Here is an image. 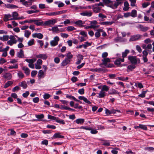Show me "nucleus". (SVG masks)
Instances as JSON below:
<instances>
[{
  "mask_svg": "<svg viewBox=\"0 0 154 154\" xmlns=\"http://www.w3.org/2000/svg\"><path fill=\"white\" fill-rule=\"evenodd\" d=\"M114 23L113 21H106L102 22L100 23V24L103 25L109 26L111 25Z\"/></svg>",
  "mask_w": 154,
  "mask_h": 154,
  "instance_id": "obj_27",
  "label": "nucleus"
},
{
  "mask_svg": "<svg viewBox=\"0 0 154 154\" xmlns=\"http://www.w3.org/2000/svg\"><path fill=\"white\" fill-rule=\"evenodd\" d=\"M31 34V32L29 30H26L25 31L24 36L28 38Z\"/></svg>",
  "mask_w": 154,
  "mask_h": 154,
  "instance_id": "obj_50",
  "label": "nucleus"
},
{
  "mask_svg": "<svg viewBox=\"0 0 154 154\" xmlns=\"http://www.w3.org/2000/svg\"><path fill=\"white\" fill-rule=\"evenodd\" d=\"M91 43H89L87 42L85 43V44H83V47L84 48L86 49L87 47L91 45Z\"/></svg>",
  "mask_w": 154,
  "mask_h": 154,
  "instance_id": "obj_49",
  "label": "nucleus"
},
{
  "mask_svg": "<svg viewBox=\"0 0 154 154\" xmlns=\"http://www.w3.org/2000/svg\"><path fill=\"white\" fill-rule=\"evenodd\" d=\"M58 14V13L57 12H49V13H45V15L47 16H54L57 15Z\"/></svg>",
  "mask_w": 154,
  "mask_h": 154,
  "instance_id": "obj_42",
  "label": "nucleus"
},
{
  "mask_svg": "<svg viewBox=\"0 0 154 154\" xmlns=\"http://www.w3.org/2000/svg\"><path fill=\"white\" fill-rule=\"evenodd\" d=\"M90 71L92 72H105V70L101 68L91 69H90Z\"/></svg>",
  "mask_w": 154,
  "mask_h": 154,
  "instance_id": "obj_10",
  "label": "nucleus"
},
{
  "mask_svg": "<svg viewBox=\"0 0 154 154\" xmlns=\"http://www.w3.org/2000/svg\"><path fill=\"white\" fill-rule=\"evenodd\" d=\"M92 9L93 11L95 13H97L100 11L101 8L96 5H92Z\"/></svg>",
  "mask_w": 154,
  "mask_h": 154,
  "instance_id": "obj_6",
  "label": "nucleus"
},
{
  "mask_svg": "<svg viewBox=\"0 0 154 154\" xmlns=\"http://www.w3.org/2000/svg\"><path fill=\"white\" fill-rule=\"evenodd\" d=\"M67 30L69 31H70L75 30V29L72 26H69L67 27Z\"/></svg>",
  "mask_w": 154,
  "mask_h": 154,
  "instance_id": "obj_61",
  "label": "nucleus"
},
{
  "mask_svg": "<svg viewBox=\"0 0 154 154\" xmlns=\"http://www.w3.org/2000/svg\"><path fill=\"white\" fill-rule=\"evenodd\" d=\"M123 0H116V2L113 5V8H116L120 4L122 3Z\"/></svg>",
  "mask_w": 154,
  "mask_h": 154,
  "instance_id": "obj_15",
  "label": "nucleus"
},
{
  "mask_svg": "<svg viewBox=\"0 0 154 154\" xmlns=\"http://www.w3.org/2000/svg\"><path fill=\"white\" fill-rule=\"evenodd\" d=\"M58 43V37H55L54 40L50 42V44L52 46H55Z\"/></svg>",
  "mask_w": 154,
  "mask_h": 154,
  "instance_id": "obj_9",
  "label": "nucleus"
},
{
  "mask_svg": "<svg viewBox=\"0 0 154 154\" xmlns=\"http://www.w3.org/2000/svg\"><path fill=\"white\" fill-rule=\"evenodd\" d=\"M13 20L12 16L10 14L5 15V17L4 18V20L5 22L8 21L9 20Z\"/></svg>",
  "mask_w": 154,
  "mask_h": 154,
  "instance_id": "obj_17",
  "label": "nucleus"
},
{
  "mask_svg": "<svg viewBox=\"0 0 154 154\" xmlns=\"http://www.w3.org/2000/svg\"><path fill=\"white\" fill-rule=\"evenodd\" d=\"M35 117L38 119V120H41L42 119L44 118V116L42 114L40 115H36Z\"/></svg>",
  "mask_w": 154,
  "mask_h": 154,
  "instance_id": "obj_41",
  "label": "nucleus"
},
{
  "mask_svg": "<svg viewBox=\"0 0 154 154\" xmlns=\"http://www.w3.org/2000/svg\"><path fill=\"white\" fill-rule=\"evenodd\" d=\"M98 17L100 18L102 20H105L104 19L106 18V16L101 13H100L98 14Z\"/></svg>",
  "mask_w": 154,
  "mask_h": 154,
  "instance_id": "obj_36",
  "label": "nucleus"
},
{
  "mask_svg": "<svg viewBox=\"0 0 154 154\" xmlns=\"http://www.w3.org/2000/svg\"><path fill=\"white\" fill-rule=\"evenodd\" d=\"M85 22H83L81 20H79L75 23V24L77 25L81 26H83V25L84 24Z\"/></svg>",
  "mask_w": 154,
  "mask_h": 154,
  "instance_id": "obj_37",
  "label": "nucleus"
},
{
  "mask_svg": "<svg viewBox=\"0 0 154 154\" xmlns=\"http://www.w3.org/2000/svg\"><path fill=\"white\" fill-rule=\"evenodd\" d=\"M139 27L140 29V30L143 32H146L149 29V28L147 26H143L140 25H139Z\"/></svg>",
  "mask_w": 154,
  "mask_h": 154,
  "instance_id": "obj_18",
  "label": "nucleus"
},
{
  "mask_svg": "<svg viewBox=\"0 0 154 154\" xmlns=\"http://www.w3.org/2000/svg\"><path fill=\"white\" fill-rule=\"evenodd\" d=\"M19 85L21 87H23V88L25 89L26 88L27 85L26 82L25 81H23L22 82L20 83Z\"/></svg>",
  "mask_w": 154,
  "mask_h": 154,
  "instance_id": "obj_29",
  "label": "nucleus"
},
{
  "mask_svg": "<svg viewBox=\"0 0 154 154\" xmlns=\"http://www.w3.org/2000/svg\"><path fill=\"white\" fill-rule=\"evenodd\" d=\"M127 68L128 69L127 70L128 71V70H129L130 71H132L135 68V66L134 65H130L128 66Z\"/></svg>",
  "mask_w": 154,
  "mask_h": 154,
  "instance_id": "obj_44",
  "label": "nucleus"
},
{
  "mask_svg": "<svg viewBox=\"0 0 154 154\" xmlns=\"http://www.w3.org/2000/svg\"><path fill=\"white\" fill-rule=\"evenodd\" d=\"M128 59L132 63L134 64H136L137 61L139 60L135 56H129L128 57Z\"/></svg>",
  "mask_w": 154,
  "mask_h": 154,
  "instance_id": "obj_4",
  "label": "nucleus"
},
{
  "mask_svg": "<svg viewBox=\"0 0 154 154\" xmlns=\"http://www.w3.org/2000/svg\"><path fill=\"white\" fill-rule=\"evenodd\" d=\"M131 16L133 17H137V12L136 10H133L130 13Z\"/></svg>",
  "mask_w": 154,
  "mask_h": 154,
  "instance_id": "obj_28",
  "label": "nucleus"
},
{
  "mask_svg": "<svg viewBox=\"0 0 154 154\" xmlns=\"http://www.w3.org/2000/svg\"><path fill=\"white\" fill-rule=\"evenodd\" d=\"M114 41L116 42H122L123 39L121 37L118 36L114 39Z\"/></svg>",
  "mask_w": 154,
  "mask_h": 154,
  "instance_id": "obj_54",
  "label": "nucleus"
},
{
  "mask_svg": "<svg viewBox=\"0 0 154 154\" xmlns=\"http://www.w3.org/2000/svg\"><path fill=\"white\" fill-rule=\"evenodd\" d=\"M136 50L139 52L141 53L142 52V49L138 45L136 46Z\"/></svg>",
  "mask_w": 154,
  "mask_h": 154,
  "instance_id": "obj_63",
  "label": "nucleus"
},
{
  "mask_svg": "<svg viewBox=\"0 0 154 154\" xmlns=\"http://www.w3.org/2000/svg\"><path fill=\"white\" fill-rule=\"evenodd\" d=\"M147 51V50H144L143 51V55L142 57H146L149 53Z\"/></svg>",
  "mask_w": 154,
  "mask_h": 154,
  "instance_id": "obj_62",
  "label": "nucleus"
},
{
  "mask_svg": "<svg viewBox=\"0 0 154 154\" xmlns=\"http://www.w3.org/2000/svg\"><path fill=\"white\" fill-rule=\"evenodd\" d=\"M25 61L28 62L29 63H33L34 62L36 61L35 59H26L25 60Z\"/></svg>",
  "mask_w": 154,
  "mask_h": 154,
  "instance_id": "obj_55",
  "label": "nucleus"
},
{
  "mask_svg": "<svg viewBox=\"0 0 154 154\" xmlns=\"http://www.w3.org/2000/svg\"><path fill=\"white\" fill-rule=\"evenodd\" d=\"M17 75L18 77L20 79H22L24 77V74L20 71H18L17 73Z\"/></svg>",
  "mask_w": 154,
  "mask_h": 154,
  "instance_id": "obj_43",
  "label": "nucleus"
},
{
  "mask_svg": "<svg viewBox=\"0 0 154 154\" xmlns=\"http://www.w3.org/2000/svg\"><path fill=\"white\" fill-rule=\"evenodd\" d=\"M6 7L8 8H18L17 6L14 5H12L11 4H8L6 6Z\"/></svg>",
  "mask_w": 154,
  "mask_h": 154,
  "instance_id": "obj_47",
  "label": "nucleus"
},
{
  "mask_svg": "<svg viewBox=\"0 0 154 154\" xmlns=\"http://www.w3.org/2000/svg\"><path fill=\"white\" fill-rule=\"evenodd\" d=\"M152 48V45L150 44H148L146 45V50L149 53V54H151L152 53V51L151 50V49Z\"/></svg>",
  "mask_w": 154,
  "mask_h": 154,
  "instance_id": "obj_21",
  "label": "nucleus"
},
{
  "mask_svg": "<svg viewBox=\"0 0 154 154\" xmlns=\"http://www.w3.org/2000/svg\"><path fill=\"white\" fill-rule=\"evenodd\" d=\"M80 15L82 16H86L91 17L92 15V13L91 11H84L80 13Z\"/></svg>",
  "mask_w": 154,
  "mask_h": 154,
  "instance_id": "obj_7",
  "label": "nucleus"
},
{
  "mask_svg": "<svg viewBox=\"0 0 154 154\" xmlns=\"http://www.w3.org/2000/svg\"><path fill=\"white\" fill-rule=\"evenodd\" d=\"M146 92V91H143L142 93L139 95V96L143 98L145 97V94Z\"/></svg>",
  "mask_w": 154,
  "mask_h": 154,
  "instance_id": "obj_58",
  "label": "nucleus"
},
{
  "mask_svg": "<svg viewBox=\"0 0 154 154\" xmlns=\"http://www.w3.org/2000/svg\"><path fill=\"white\" fill-rule=\"evenodd\" d=\"M149 2H144L142 4V6L143 8H146L150 5Z\"/></svg>",
  "mask_w": 154,
  "mask_h": 154,
  "instance_id": "obj_53",
  "label": "nucleus"
},
{
  "mask_svg": "<svg viewBox=\"0 0 154 154\" xmlns=\"http://www.w3.org/2000/svg\"><path fill=\"white\" fill-rule=\"evenodd\" d=\"M3 77L5 79L7 80H10L11 79L12 75L10 73L7 72L4 75Z\"/></svg>",
  "mask_w": 154,
  "mask_h": 154,
  "instance_id": "obj_11",
  "label": "nucleus"
},
{
  "mask_svg": "<svg viewBox=\"0 0 154 154\" xmlns=\"http://www.w3.org/2000/svg\"><path fill=\"white\" fill-rule=\"evenodd\" d=\"M102 144L105 146H109L110 145V143L109 140H102Z\"/></svg>",
  "mask_w": 154,
  "mask_h": 154,
  "instance_id": "obj_38",
  "label": "nucleus"
},
{
  "mask_svg": "<svg viewBox=\"0 0 154 154\" xmlns=\"http://www.w3.org/2000/svg\"><path fill=\"white\" fill-rule=\"evenodd\" d=\"M22 69L24 71L26 75H29L30 74V70L28 68L25 66H23Z\"/></svg>",
  "mask_w": 154,
  "mask_h": 154,
  "instance_id": "obj_22",
  "label": "nucleus"
},
{
  "mask_svg": "<svg viewBox=\"0 0 154 154\" xmlns=\"http://www.w3.org/2000/svg\"><path fill=\"white\" fill-rule=\"evenodd\" d=\"M139 128L141 129L144 130H147V127L146 125L139 124Z\"/></svg>",
  "mask_w": 154,
  "mask_h": 154,
  "instance_id": "obj_45",
  "label": "nucleus"
},
{
  "mask_svg": "<svg viewBox=\"0 0 154 154\" xmlns=\"http://www.w3.org/2000/svg\"><path fill=\"white\" fill-rule=\"evenodd\" d=\"M137 0H129L131 2V6H136L135 4Z\"/></svg>",
  "mask_w": 154,
  "mask_h": 154,
  "instance_id": "obj_56",
  "label": "nucleus"
},
{
  "mask_svg": "<svg viewBox=\"0 0 154 154\" xmlns=\"http://www.w3.org/2000/svg\"><path fill=\"white\" fill-rule=\"evenodd\" d=\"M57 22L55 19L50 20L43 22V26H50L54 25Z\"/></svg>",
  "mask_w": 154,
  "mask_h": 154,
  "instance_id": "obj_3",
  "label": "nucleus"
},
{
  "mask_svg": "<svg viewBox=\"0 0 154 154\" xmlns=\"http://www.w3.org/2000/svg\"><path fill=\"white\" fill-rule=\"evenodd\" d=\"M130 52V51L128 49H126L125 50V51L122 52V58H124L126 57L127 55Z\"/></svg>",
  "mask_w": 154,
  "mask_h": 154,
  "instance_id": "obj_32",
  "label": "nucleus"
},
{
  "mask_svg": "<svg viewBox=\"0 0 154 154\" xmlns=\"http://www.w3.org/2000/svg\"><path fill=\"white\" fill-rule=\"evenodd\" d=\"M34 39H32L29 40L28 42V45L29 46H31L33 45L34 44Z\"/></svg>",
  "mask_w": 154,
  "mask_h": 154,
  "instance_id": "obj_46",
  "label": "nucleus"
},
{
  "mask_svg": "<svg viewBox=\"0 0 154 154\" xmlns=\"http://www.w3.org/2000/svg\"><path fill=\"white\" fill-rule=\"evenodd\" d=\"M12 17L13 20H18V13L16 12H14L12 13Z\"/></svg>",
  "mask_w": 154,
  "mask_h": 154,
  "instance_id": "obj_30",
  "label": "nucleus"
},
{
  "mask_svg": "<svg viewBox=\"0 0 154 154\" xmlns=\"http://www.w3.org/2000/svg\"><path fill=\"white\" fill-rule=\"evenodd\" d=\"M9 38L10 40L7 42V44L8 45H12L13 44H16L17 42V41L15 39L14 36H10Z\"/></svg>",
  "mask_w": 154,
  "mask_h": 154,
  "instance_id": "obj_2",
  "label": "nucleus"
},
{
  "mask_svg": "<svg viewBox=\"0 0 154 154\" xmlns=\"http://www.w3.org/2000/svg\"><path fill=\"white\" fill-rule=\"evenodd\" d=\"M103 2L106 5L112 8H113V2L110 0H102Z\"/></svg>",
  "mask_w": 154,
  "mask_h": 154,
  "instance_id": "obj_5",
  "label": "nucleus"
},
{
  "mask_svg": "<svg viewBox=\"0 0 154 154\" xmlns=\"http://www.w3.org/2000/svg\"><path fill=\"white\" fill-rule=\"evenodd\" d=\"M124 7L123 8V9L125 11H127L129 9V4L127 1H126L124 3Z\"/></svg>",
  "mask_w": 154,
  "mask_h": 154,
  "instance_id": "obj_23",
  "label": "nucleus"
},
{
  "mask_svg": "<svg viewBox=\"0 0 154 154\" xmlns=\"http://www.w3.org/2000/svg\"><path fill=\"white\" fill-rule=\"evenodd\" d=\"M79 99L81 100H83L85 103H88L91 104V103L87 99L83 96H80L79 97Z\"/></svg>",
  "mask_w": 154,
  "mask_h": 154,
  "instance_id": "obj_19",
  "label": "nucleus"
},
{
  "mask_svg": "<svg viewBox=\"0 0 154 154\" xmlns=\"http://www.w3.org/2000/svg\"><path fill=\"white\" fill-rule=\"evenodd\" d=\"M9 38V37L8 35H4L2 36H0V39L2 41H6L8 40Z\"/></svg>",
  "mask_w": 154,
  "mask_h": 154,
  "instance_id": "obj_34",
  "label": "nucleus"
},
{
  "mask_svg": "<svg viewBox=\"0 0 154 154\" xmlns=\"http://www.w3.org/2000/svg\"><path fill=\"white\" fill-rule=\"evenodd\" d=\"M111 92L109 93V94H117L118 95H119L120 93L119 92H118L116 90L114 89H112L111 90Z\"/></svg>",
  "mask_w": 154,
  "mask_h": 154,
  "instance_id": "obj_33",
  "label": "nucleus"
},
{
  "mask_svg": "<svg viewBox=\"0 0 154 154\" xmlns=\"http://www.w3.org/2000/svg\"><path fill=\"white\" fill-rule=\"evenodd\" d=\"M71 8L74 9L75 11H76L80 9V6L72 5L71 6Z\"/></svg>",
  "mask_w": 154,
  "mask_h": 154,
  "instance_id": "obj_51",
  "label": "nucleus"
},
{
  "mask_svg": "<svg viewBox=\"0 0 154 154\" xmlns=\"http://www.w3.org/2000/svg\"><path fill=\"white\" fill-rule=\"evenodd\" d=\"M119 149L118 148H116L115 149H113L111 151L112 153L113 154H117L118 153V151L116 150Z\"/></svg>",
  "mask_w": 154,
  "mask_h": 154,
  "instance_id": "obj_64",
  "label": "nucleus"
},
{
  "mask_svg": "<svg viewBox=\"0 0 154 154\" xmlns=\"http://www.w3.org/2000/svg\"><path fill=\"white\" fill-rule=\"evenodd\" d=\"M103 63L102 64L103 65H105L107 63H109L111 61L110 59L108 58H104L102 60Z\"/></svg>",
  "mask_w": 154,
  "mask_h": 154,
  "instance_id": "obj_25",
  "label": "nucleus"
},
{
  "mask_svg": "<svg viewBox=\"0 0 154 154\" xmlns=\"http://www.w3.org/2000/svg\"><path fill=\"white\" fill-rule=\"evenodd\" d=\"M99 27V26H94V25H91L90 26H86L85 28V29H89L90 28H92L93 29H95L96 28H97Z\"/></svg>",
  "mask_w": 154,
  "mask_h": 154,
  "instance_id": "obj_60",
  "label": "nucleus"
},
{
  "mask_svg": "<svg viewBox=\"0 0 154 154\" xmlns=\"http://www.w3.org/2000/svg\"><path fill=\"white\" fill-rule=\"evenodd\" d=\"M36 57L38 58H42L43 60H45L47 58V56L45 54H40L37 55Z\"/></svg>",
  "mask_w": 154,
  "mask_h": 154,
  "instance_id": "obj_20",
  "label": "nucleus"
},
{
  "mask_svg": "<svg viewBox=\"0 0 154 154\" xmlns=\"http://www.w3.org/2000/svg\"><path fill=\"white\" fill-rule=\"evenodd\" d=\"M18 67L17 64H16L15 65L10 66L8 67L9 69H17Z\"/></svg>",
  "mask_w": 154,
  "mask_h": 154,
  "instance_id": "obj_57",
  "label": "nucleus"
},
{
  "mask_svg": "<svg viewBox=\"0 0 154 154\" xmlns=\"http://www.w3.org/2000/svg\"><path fill=\"white\" fill-rule=\"evenodd\" d=\"M65 56L67 57V58H66V59L70 60L73 57V55L70 52L66 54Z\"/></svg>",
  "mask_w": 154,
  "mask_h": 154,
  "instance_id": "obj_39",
  "label": "nucleus"
},
{
  "mask_svg": "<svg viewBox=\"0 0 154 154\" xmlns=\"http://www.w3.org/2000/svg\"><path fill=\"white\" fill-rule=\"evenodd\" d=\"M142 37V35L140 34L134 35L131 36L129 41L132 42L136 41L140 39Z\"/></svg>",
  "mask_w": 154,
  "mask_h": 154,
  "instance_id": "obj_1",
  "label": "nucleus"
},
{
  "mask_svg": "<svg viewBox=\"0 0 154 154\" xmlns=\"http://www.w3.org/2000/svg\"><path fill=\"white\" fill-rule=\"evenodd\" d=\"M59 47L60 51L61 52H64L66 50V47L65 46L62 47V48H60V45H59Z\"/></svg>",
  "mask_w": 154,
  "mask_h": 154,
  "instance_id": "obj_52",
  "label": "nucleus"
},
{
  "mask_svg": "<svg viewBox=\"0 0 154 154\" xmlns=\"http://www.w3.org/2000/svg\"><path fill=\"white\" fill-rule=\"evenodd\" d=\"M34 23L36 24L37 26H43V21H40L38 20H36L35 19Z\"/></svg>",
  "mask_w": 154,
  "mask_h": 154,
  "instance_id": "obj_26",
  "label": "nucleus"
},
{
  "mask_svg": "<svg viewBox=\"0 0 154 154\" xmlns=\"http://www.w3.org/2000/svg\"><path fill=\"white\" fill-rule=\"evenodd\" d=\"M85 120L83 119H78L75 120V122L78 124H82L84 122Z\"/></svg>",
  "mask_w": 154,
  "mask_h": 154,
  "instance_id": "obj_31",
  "label": "nucleus"
},
{
  "mask_svg": "<svg viewBox=\"0 0 154 154\" xmlns=\"http://www.w3.org/2000/svg\"><path fill=\"white\" fill-rule=\"evenodd\" d=\"M32 36L33 38L37 37L39 39H42L43 37V35L41 33H35L32 35Z\"/></svg>",
  "mask_w": 154,
  "mask_h": 154,
  "instance_id": "obj_12",
  "label": "nucleus"
},
{
  "mask_svg": "<svg viewBox=\"0 0 154 154\" xmlns=\"http://www.w3.org/2000/svg\"><path fill=\"white\" fill-rule=\"evenodd\" d=\"M103 31L102 29H99L97 30V32L95 33V35L96 37H99L100 35V32Z\"/></svg>",
  "mask_w": 154,
  "mask_h": 154,
  "instance_id": "obj_35",
  "label": "nucleus"
},
{
  "mask_svg": "<svg viewBox=\"0 0 154 154\" xmlns=\"http://www.w3.org/2000/svg\"><path fill=\"white\" fill-rule=\"evenodd\" d=\"M70 61V60L66 58L62 61L61 63V65L63 66H65L69 63Z\"/></svg>",
  "mask_w": 154,
  "mask_h": 154,
  "instance_id": "obj_24",
  "label": "nucleus"
},
{
  "mask_svg": "<svg viewBox=\"0 0 154 154\" xmlns=\"http://www.w3.org/2000/svg\"><path fill=\"white\" fill-rule=\"evenodd\" d=\"M98 94V95L97 96V97L99 98H101L104 97L106 96V93L101 90Z\"/></svg>",
  "mask_w": 154,
  "mask_h": 154,
  "instance_id": "obj_14",
  "label": "nucleus"
},
{
  "mask_svg": "<svg viewBox=\"0 0 154 154\" xmlns=\"http://www.w3.org/2000/svg\"><path fill=\"white\" fill-rule=\"evenodd\" d=\"M13 82L12 81L8 82L4 85V88H6L12 84Z\"/></svg>",
  "mask_w": 154,
  "mask_h": 154,
  "instance_id": "obj_48",
  "label": "nucleus"
},
{
  "mask_svg": "<svg viewBox=\"0 0 154 154\" xmlns=\"http://www.w3.org/2000/svg\"><path fill=\"white\" fill-rule=\"evenodd\" d=\"M51 30L54 32L57 33L58 31V27L57 26L53 27L51 29Z\"/></svg>",
  "mask_w": 154,
  "mask_h": 154,
  "instance_id": "obj_59",
  "label": "nucleus"
},
{
  "mask_svg": "<svg viewBox=\"0 0 154 154\" xmlns=\"http://www.w3.org/2000/svg\"><path fill=\"white\" fill-rule=\"evenodd\" d=\"M124 58H118L114 62L115 65H120L121 62H123L124 61Z\"/></svg>",
  "mask_w": 154,
  "mask_h": 154,
  "instance_id": "obj_16",
  "label": "nucleus"
},
{
  "mask_svg": "<svg viewBox=\"0 0 154 154\" xmlns=\"http://www.w3.org/2000/svg\"><path fill=\"white\" fill-rule=\"evenodd\" d=\"M17 57L20 58H23L24 57L23 51L20 49L19 51L17 52Z\"/></svg>",
  "mask_w": 154,
  "mask_h": 154,
  "instance_id": "obj_13",
  "label": "nucleus"
},
{
  "mask_svg": "<svg viewBox=\"0 0 154 154\" xmlns=\"http://www.w3.org/2000/svg\"><path fill=\"white\" fill-rule=\"evenodd\" d=\"M109 89V88L106 85H103L102 87L101 90L103 91H107Z\"/></svg>",
  "mask_w": 154,
  "mask_h": 154,
  "instance_id": "obj_40",
  "label": "nucleus"
},
{
  "mask_svg": "<svg viewBox=\"0 0 154 154\" xmlns=\"http://www.w3.org/2000/svg\"><path fill=\"white\" fill-rule=\"evenodd\" d=\"M38 76L39 79H40L44 77L45 74V72L42 70H40L38 72Z\"/></svg>",
  "mask_w": 154,
  "mask_h": 154,
  "instance_id": "obj_8",
  "label": "nucleus"
}]
</instances>
